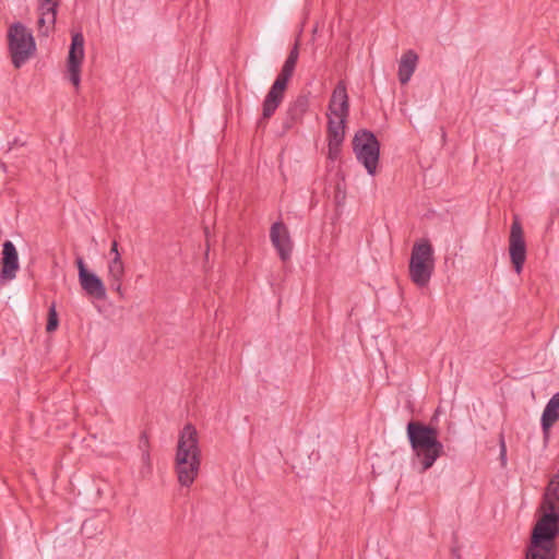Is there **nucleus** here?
Here are the masks:
<instances>
[{
	"label": "nucleus",
	"mask_w": 559,
	"mask_h": 559,
	"mask_svg": "<svg viewBox=\"0 0 559 559\" xmlns=\"http://www.w3.org/2000/svg\"><path fill=\"white\" fill-rule=\"evenodd\" d=\"M543 515L537 520L525 559H556L559 535V475H554L544 493Z\"/></svg>",
	"instance_id": "f257e3e1"
},
{
	"label": "nucleus",
	"mask_w": 559,
	"mask_h": 559,
	"mask_svg": "<svg viewBox=\"0 0 559 559\" xmlns=\"http://www.w3.org/2000/svg\"><path fill=\"white\" fill-rule=\"evenodd\" d=\"M174 465L178 483L182 487H191L201 467L199 436L191 424L185 425L178 436Z\"/></svg>",
	"instance_id": "f03ea898"
},
{
	"label": "nucleus",
	"mask_w": 559,
	"mask_h": 559,
	"mask_svg": "<svg viewBox=\"0 0 559 559\" xmlns=\"http://www.w3.org/2000/svg\"><path fill=\"white\" fill-rule=\"evenodd\" d=\"M406 432L415 459L420 464V472L424 473L444 453V447L438 440V431L431 426L409 421Z\"/></svg>",
	"instance_id": "7ed1b4c3"
},
{
	"label": "nucleus",
	"mask_w": 559,
	"mask_h": 559,
	"mask_svg": "<svg viewBox=\"0 0 559 559\" xmlns=\"http://www.w3.org/2000/svg\"><path fill=\"white\" fill-rule=\"evenodd\" d=\"M435 269L433 248L427 239L416 241L412 249L408 273L412 282L425 287Z\"/></svg>",
	"instance_id": "20e7f679"
},
{
	"label": "nucleus",
	"mask_w": 559,
	"mask_h": 559,
	"mask_svg": "<svg viewBox=\"0 0 559 559\" xmlns=\"http://www.w3.org/2000/svg\"><path fill=\"white\" fill-rule=\"evenodd\" d=\"M8 45L13 66L21 68L36 49L32 33L22 23H13L8 29Z\"/></svg>",
	"instance_id": "39448f33"
},
{
	"label": "nucleus",
	"mask_w": 559,
	"mask_h": 559,
	"mask_svg": "<svg viewBox=\"0 0 559 559\" xmlns=\"http://www.w3.org/2000/svg\"><path fill=\"white\" fill-rule=\"evenodd\" d=\"M356 158L371 176L376 174L380 156V144L376 135L368 130H359L353 139Z\"/></svg>",
	"instance_id": "423d86ee"
},
{
	"label": "nucleus",
	"mask_w": 559,
	"mask_h": 559,
	"mask_svg": "<svg viewBox=\"0 0 559 559\" xmlns=\"http://www.w3.org/2000/svg\"><path fill=\"white\" fill-rule=\"evenodd\" d=\"M84 43V36L81 32L72 34L67 69L69 80L75 87H79L81 83V66L85 56Z\"/></svg>",
	"instance_id": "0eeeda50"
},
{
	"label": "nucleus",
	"mask_w": 559,
	"mask_h": 559,
	"mask_svg": "<svg viewBox=\"0 0 559 559\" xmlns=\"http://www.w3.org/2000/svg\"><path fill=\"white\" fill-rule=\"evenodd\" d=\"M509 253L514 271L520 274L526 260V245L522 225L516 216L510 228Z\"/></svg>",
	"instance_id": "6e6552de"
},
{
	"label": "nucleus",
	"mask_w": 559,
	"mask_h": 559,
	"mask_svg": "<svg viewBox=\"0 0 559 559\" xmlns=\"http://www.w3.org/2000/svg\"><path fill=\"white\" fill-rule=\"evenodd\" d=\"M76 266L79 270V282L82 289L88 295L98 300H103L106 298V287L95 273L90 272L86 269L85 262L83 258H76Z\"/></svg>",
	"instance_id": "1a4fd4ad"
},
{
	"label": "nucleus",
	"mask_w": 559,
	"mask_h": 559,
	"mask_svg": "<svg viewBox=\"0 0 559 559\" xmlns=\"http://www.w3.org/2000/svg\"><path fill=\"white\" fill-rule=\"evenodd\" d=\"M1 254L0 282H11L16 277V273L20 270L19 253L14 243L10 240L4 241Z\"/></svg>",
	"instance_id": "9d476101"
},
{
	"label": "nucleus",
	"mask_w": 559,
	"mask_h": 559,
	"mask_svg": "<svg viewBox=\"0 0 559 559\" xmlns=\"http://www.w3.org/2000/svg\"><path fill=\"white\" fill-rule=\"evenodd\" d=\"M270 238L280 258L283 261L288 260L292 254L293 242L287 227L282 222L274 223L270 229Z\"/></svg>",
	"instance_id": "9b49d317"
},
{
	"label": "nucleus",
	"mask_w": 559,
	"mask_h": 559,
	"mask_svg": "<svg viewBox=\"0 0 559 559\" xmlns=\"http://www.w3.org/2000/svg\"><path fill=\"white\" fill-rule=\"evenodd\" d=\"M58 7L57 2L38 1L37 31L40 36L47 37L55 29Z\"/></svg>",
	"instance_id": "f8f14e48"
},
{
	"label": "nucleus",
	"mask_w": 559,
	"mask_h": 559,
	"mask_svg": "<svg viewBox=\"0 0 559 559\" xmlns=\"http://www.w3.org/2000/svg\"><path fill=\"white\" fill-rule=\"evenodd\" d=\"M328 110V117H348L349 98L344 81H340L334 87Z\"/></svg>",
	"instance_id": "ddd939ff"
},
{
	"label": "nucleus",
	"mask_w": 559,
	"mask_h": 559,
	"mask_svg": "<svg viewBox=\"0 0 559 559\" xmlns=\"http://www.w3.org/2000/svg\"><path fill=\"white\" fill-rule=\"evenodd\" d=\"M287 85L274 81L262 104V119H270L282 104Z\"/></svg>",
	"instance_id": "4468645a"
},
{
	"label": "nucleus",
	"mask_w": 559,
	"mask_h": 559,
	"mask_svg": "<svg viewBox=\"0 0 559 559\" xmlns=\"http://www.w3.org/2000/svg\"><path fill=\"white\" fill-rule=\"evenodd\" d=\"M309 102L306 96H298L289 104L286 116L283 120L284 131L290 130L297 122L301 121L304 115L308 110Z\"/></svg>",
	"instance_id": "2eb2a0df"
},
{
	"label": "nucleus",
	"mask_w": 559,
	"mask_h": 559,
	"mask_svg": "<svg viewBox=\"0 0 559 559\" xmlns=\"http://www.w3.org/2000/svg\"><path fill=\"white\" fill-rule=\"evenodd\" d=\"M418 62L417 53L409 49L404 52L399 62V80L401 84H407L414 74Z\"/></svg>",
	"instance_id": "dca6fc26"
},
{
	"label": "nucleus",
	"mask_w": 559,
	"mask_h": 559,
	"mask_svg": "<svg viewBox=\"0 0 559 559\" xmlns=\"http://www.w3.org/2000/svg\"><path fill=\"white\" fill-rule=\"evenodd\" d=\"M107 280L111 289L121 294V284L124 276V264L121 258L112 257L108 262Z\"/></svg>",
	"instance_id": "f3484780"
},
{
	"label": "nucleus",
	"mask_w": 559,
	"mask_h": 559,
	"mask_svg": "<svg viewBox=\"0 0 559 559\" xmlns=\"http://www.w3.org/2000/svg\"><path fill=\"white\" fill-rule=\"evenodd\" d=\"M557 420H559V392L548 401L543 412L542 428L544 432H547Z\"/></svg>",
	"instance_id": "a211bd4d"
},
{
	"label": "nucleus",
	"mask_w": 559,
	"mask_h": 559,
	"mask_svg": "<svg viewBox=\"0 0 559 559\" xmlns=\"http://www.w3.org/2000/svg\"><path fill=\"white\" fill-rule=\"evenodd\" d=\"M328 140L343 144L347 117H328Z\"/></svg>",
	"instance_id": "6ab92c4d"
},
{
	"label": "nucleus",
	"mask_w": 559,
	"mask_h": 559,
	"mask_svg": "<svg viewBox=\"0 0 559 559\" xmlns=\"http://www.w3.org/2000/svg\"><path fill=\"white\" fill-rule=\"evenodd\" d=\"M298 58H299V49H298V43H296L294 45V47L292 48V50L289 51V55L286 58V60L282 67V70L275 81H277L284 85H287L288 81L290 80V78L294 74Z\"/></svg>",
	"instance_id": "aec40b11"
},
{
	"label": "nucleus",
	"mask_w": 559,
	"mask_h": 559,
	"mask_svg": "<svg viewBox=\"0 0 559 559\" xmlns=\"http://www.w3.org/2000/svg\"><path fill=\"white\" fill-rule=\"evenodd\" d=\"M58 324H59V320H58V313L56 310V305L52 304L49 307V311H48V321H47V325H46L47 332L51 333V332L56 331L58 328Z\"/></svg>",
	"instance_id": "412c9836"
},
{
	"label": "nucleus",
	"mask_w": 559,
	"mask_h": 559,
	"mask_svg": "<svg viewBox=\"0 0 559 559\" xmlns=\"http://www.w3.org/2000/svg\"><path fill=\"white\" fill-rule=\"evenodd\" d=\"M342 144H335L333 141H329V158L336 159L341 153Z\"/></svg>",
	"instance_id": "4be33fe9"
},
{
	"label": "nucleus",
	"mask_w": 559,
	"mask_h": 559,
	"mask_svg": "<svg viewBox=\"0 0 559 559\" xmlns=\"http://www.w3.org/2000/svg\"><path fill=\"white\" fill-rule=\"evenodd\" d=\"M141 460H142V463L144 465L146 473H151V469H152L151 455H150V450H147L146 448L144 449V452H142Z\"/></svg>",
	"instance_id": "5701e85b"
},
{
	"label": "nucleus",
	"mask_w": 559,
	"mask_h": 559,
	"mask_svg": "<svg viewBox=\"0 0 559 559\" xmlns=\"http://www.w3.org/2000/svg\"><path fill=\"white\" fill-rule=\"evenodd\" d=\"M147 449L150 450V443H148V437L145 432H143L140 437V441H139V449L141 450V452H144V449Z\"/></svg>",
	"instance_id": "b1692460"
},
{
	"label": "nucleus",
	"mask_w": 559,
	"mask_h": 559,
	"mask_svg": "<svg viewBox=\"0 0 559 559\" xmlns=\"http://www.w3.org/2000/svg\"><path fill=\"white\" fill-rule=\"evenodd\" d=\"M110 254H112V257L121 258V254L118 250V242L116 240H114L111 243Z\"/></svg>",
	"instance_id": "393cba45"
},
{
	"label": "nucleus",
	"mask_w": 559,
	"mask_h": 559,
	"mask_svg": "<svg viewBox=\"0 0 559 559\" xmlns=\"http://www.w3.org/2000/svg\"><path fill=\"white\" fill-rule=\"evenodd\" d=\"M500 447H501L500 456H501V459L503 461H506V452H507V450H506V444H504L503 438H501V440H500Z\"/></svg>",
	"instance_id": "a878e982"
},
{
	"label": "nucleus",
	"mask_w": 559,
	"mask_h": 559,
	"mask_svg": "<svg viewBox=\"0 0 559 559\" xmlns=\"http://www.w3.org/2000/svg\"><path fill=\"white\" fill-rule=\"evenodd\" d=\"M1 168H2L3 170H5V165H4V164H1Z\"/></svg>",
	"instance_id": "bb28decb"
},
{
	"label": "nucleus",
	"mask_w": 559,
	"mask_h": 559,
	"mask_svg": "<svg viewBox=\"0 0 559 559\" xmlns=\"http://www.w3.org/2000/svg\"><path fill=\"white\" fill-rule=\"evenodd\" d=\"M555 475H559V471Z\"/></svg>",
	"instance_id": "cd10ccee"
}]
</instances>
